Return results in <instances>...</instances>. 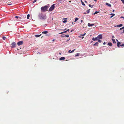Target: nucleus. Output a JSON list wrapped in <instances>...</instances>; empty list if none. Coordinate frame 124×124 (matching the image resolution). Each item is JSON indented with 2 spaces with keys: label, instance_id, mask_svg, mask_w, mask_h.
<instances>
[{
  "label": "nucleus",
  "instance_id": "nucleus-56",
  "mask_svg": "<svg viewBox=\"0 0 124 124\" xmlns=\"http://www.w3.org/2000/svg\"><path fill=\"white\" fill-rule=\"evenodd\" d=\"M70 39H69V40H67V41H68V40H69Z\"/></svg>",
  "mask_w": 124,
  "mask_h": 124
},
{
  "label": "nucleus",
  "instance_id": "nucleus-25",
  "mask_svg": "<svg viewBox=\"0 0 124 124\" xmlns=\"http://www.w3.org/2000/svg\"><path fill=\"white\" fill-rule=\"evenodd\" d=\"M2 38L3 40H5L6 39V37H3Z\"/></svg>",
  "mask_w": 124,
  "mask_h": 124
},
{
  "label": "nucleus",
  "instance_id": "nucleus-54",
  "mask_svg": "<svg viewBox=\"0 0 124 124\" xmlns=\"http://www.w3.org/2000/svg\"><path fill=\"white\" fill-rule=\"evenodd\" d=\"M93 6H92V7H91V8H93Z\"/></svg>",
  "mask_w": 124,
  "mask_h": 124
},
{
  "label": "nucleus",
  "instance_id": "nucleus-19",
  "mask_svg": "<svg viewBox=\"0 0 124 124\" xmlns=\"http://www.w3.org/2000/svg\"><path fill=\"white\" fill-rule=\"evenodd\" d=\"M98 43L97 42H96L93 45V46L97 45L98 46Z\"/></svg>",
  "mask_w": 124,
  "mask_h": 124
},
{
  "label": "nucleus",
  "instance_id": "nucleus-53",
  "mask_svg": "<svg viewBox=\"0 0 124 124\" xmlns=\"http://www.w3.org/2000/svg\"><path fill=\"white\" fill-rule=\"evenodd\" d=\"M84 38V37H82V39H83Z\"/></svg>",
  "mask_w": 124,
  "mask_h": 124
},
{
  "label": "nucleus",
  "instance_id": "nucleus-4",
  "mask_svg": "<svg viewBox=\"0 0 124 124\" xmlns=\"http://www.w3.org/2000/svg\"><path fill=\"white\" fill-rule=\"evenodd\" d=\"M16 44L14 42H13L11 44L12 46L11 47L12 48H14L16 46Z\"/></svg>",
  "mask_w": 124,
  "mask_h": 124
},
{
  "label": "nucleus",
  "instance_id": "nucleus-28",
  "mask_svg": "<svg viewBox=\"0 0 124 124\" xmlns=\"http://www.w3.org/2000/svg\"><path fill=\"white\" fill-rule=\"evenodd\" d=\"M67 20H64L63 21V22L64 23H65L67 22Z\"/></svg>",
  "mask_w": 124,
  "mask_h": 124
},
{
  "label": "nucleus",
  "instance_id": "nucleus-34",
  "mask_svg": "<svg viewBox=\"0 0 124 124\" xmlns=\"http://www.w3.org/2000/svg\"><path fill=\"white\" fill-rule=\"evenodd\" d=\"M75 49H74V50H73L72 51H71V53H72L73 52L75 51Z\"/></svg>",
  "mask_w": 124,
  "mask_h": 124
},
{
  "label": "nucleus",
  "instance_id": "nucleus-14",
  "mask_svg": "<svg viewBox=\"0 0 124 124\" xmlns=\"http://www.w3.org/2000/svg\"><path fill=\"white\" fill-rule=\"evenodd\" d=\"M67 32V31L66 30V31H64V32H62L59 33V34H62L63 33H66Z\"/></svg>",
  "mask_w": 124,
  "mask_h": 124
},
{
  "label": "nucleus",
  "instance_id": "nucleus-20",
  "mask_svg": "<svg viewBox=\"0 0 124 124\" xmlns=\"http://www.w3.org/2000/svg\"><path fill=\"white\" fill-rule=\"evenodd\" d=\"M112 41L113 43H116V42L115 40V39H112Z\"/></svg>",
  "mask_w": 124,
  "mask_h": 124
},
{
  "label": "nucleus",
  "instance_id": "nucleus-52",
  "mask_svg": "<svg viewBox=\"0 0 124 124\" xmlns=\"http://www.w3.org/2000/svg\"><path fill=\"white\" fill-rule=\"evenodd\" d=\"M94 0L95 1H97V0Z\"/></svg>",
  "mask_w": 124,
  "mask_h": 124
},
{
  "label": "nucleus",
  "instance_id": "nucleus-1",
  "mask_svg": "<svg viewBox=\"0 0 124 124\" xmlns=\"http://www.w3.org/2000/svg\"><path fill=\"white\" fill-rule=\"evenodd\" d=\"M38 16L39 18L41 20H45L46 18V15L42 13L39 14Z\"/></svg>",
  "mask_w": 124,
  "mask_h": 124
},
{
  "label": "nucleus",
  "instance_id": "nucleus-55",
  "mask_svg": "<svg viewBox=\"0 0 124 124\" xmlns=\"http://www.w3.org/2000/svg\"><path fill=\"white\" fill-rule=\"evenodd\" d=\"M116 41H118V40L117 39H116Z\"/></svg>",
  "mask_w": 124,
  "mask_h": 124
},
{
  "label": "nucleus",
  "instance_id": "nucleus-35",
  "mask_svg": "<svg viewBox=\"0 0 124 124\" xmlns=\"http://www.w3.org/2000/svg\"><path fill=\"white\" fill-rule=\"evenodd\" d=\"M121 0L122 1V2L123 3L124 2V0Z\"/></svg>",
  "mask_w": 124,
  "mask_h": 124
},
{
  "label": "nucleus",
  "instance_id": "nucleus-12",
  "mask_svg": "<svg viewBox=\"0 0 124 124\" xmlns=\"http://www.w3.org/2000/svg\"><path fill=\"white\" fill-rule=\"evenodd\" d=\"M123 24H120L119 25H117L116 26L117 27H121L122 26H123Z\"/></svg>",
  "mask_w": 124,
  "mask_h": 124
},
{
  "label": "nucleus",
  "instance_id": "nucleus-5",
  "mask_svg": "<svg viewBox=\"0 0 124 124\" xmlns=\"http://www.w3.org/2000/svg\"><path fill=\"white\" fill-rule=\"evenodd\" d=\"M23 42L22 41H20L18 42L17 44L18 46H20L23 44Z\"/></svg>",
  "mask_w": 124,
  "mask_h": 124
},
{
  "label": "nucleus",
  "instance_id": "nucleus-7",
  "mask_svg": "<svg viewBox=\"0 0 124 124\" xmlns=\"http://www.w3.org/2000/svg\"><path fill=\"white\" fill-rule=\"evenodd\" d=\"M94 25V24H90V23H89L88 24V26L90 27L91 26H92Z\"/></svg>",
  "mask_w": 124,
  "mask_h": 124
},
{
  "label": "nucleus",
  "instance_id": "nucleus-59",
  "mask_svg": "<svg viewBox=\"0 0 124 124\" xmlns=\"http://www.w3.org/2000/svg\"><path fill=\"white\" fill-rule=\"evenodd\" d=\"M73 22L72 23V24H73Z\"/></svg>",
  "mask_w": 124,
  "mask_h": 124
},
{
  "label": "nucleus",
  "instance_id": "nucleus-46",
  "mask_svg": "<svg viewBox=\"0 0 124 124\" xmlns=\"http://www.w3.org/2000/svg\"><path fill=\"white\" fill-rule=\"evenodd\" d=\"M114 11H115L114 10V9H113V12H114Z\"/></svg>",
  "mask_w": 124,
  "mask_h": 124
},
{
  "label": "nucleus",
  "instance_id": "nucleus-9",
  "mask_svg": "<svg viewBox=\"0 0 124 124\" xmlns=\"http://www.w3.org/2000/svg\"><path fill=\"white\" fill-rule=\"evenodd\" d=\"M92 40L93 41H95L97 40V38L96 37L95 38H92Z\"/></svg>",
  "mask_w": 124,
  "mask_h": 124
},
{
  "label": "nucleus",
  "instance_id": "nucleus-49",
  "mask_svg": "<svg viewBox=\"0 0 124 124\" xmlns=\"http://www.w3.org/2000/svg\"><path fill=\"white\" fill-rule=\"evenodd\" d=\"M78 37L79 38H81V37L80 36H78Z\"/></svg>",
  "mask_w": 124,
  "mask_h": 124
},
{
  "label": "nucleus",
  "instance_id": "nucleus-57",
  "mask_svg": "<svg viewBox=\"0 0 124 124\" xmlns=\"http://www.w3.org/2000/svg\"><path fill=\"white\" fill-rule=\"evenodd\" d=\"M85 2L86 3V1H85Z\"/></svg>",
  "mask_w": 124,
  "mask_h": 124
},
{
  "label": "nucleus",
  "instance_id": "nucleus-27",
  "mask_svg": "<svg viewBox=\"0 0 124 124\" xmlns=\"http://www.w3.org/2000/svg\"><path fill=\"white\" fill-rule=\"evenodd\" d=\"M85 34H86V33H85L83 34H81V35H80L81 36H84L85 35Z\"/></svg>",
  "mask_w": 124,
  "mask_h": 124
},
{
  "label": "nucleus",
  "instance_id": "nucleus-31",
  "mask_svg": "<svg viewBox=\"0 0 124 124\" xmlns=\"http://www.w3.org/2000/svg\"><path fill=\"white\" fill-rule=\"evenodd\" d=\"M37 1V0H34V1H33V3H34L35 2H36Z\"/></svg>",
  "mask_w": 124,
  "mask_h": 124
},
{
  "label": "nucleus",
  "instance_id": "nucleus-24",
  "mask_svg": "<svg viewBox=\"0 0 124 124\" xmlns=\"http://www.w3.org/2000/svg\"><path fill=\"white\" fill-rule=\"evenodd\" d=\"M99 12H97V11H96L95 12V13L93 14L94 15L95 14H97Z\"/></svg>",
  "mask_w": 124,
  "mask_h": 124
},
{
  "label": "nucleus",
  "instance_id": "nucleus-37",
  "mask_svg": "<svg viewBox=\"0 0 124 124\" xmlns=\"http://www.w3.org/2000/svg\"><path fill=\"white\" fill-rule=\"evenodd\" d=\"M71 51L70 50H69V51H68V53H71Z\"/></svg>",
  "mask_w": 124,
  "mask_h": 124
},
{
  "label": "nucleus",
  "instance_id": "nucleus-47",
  "mask_svg": "<svg viewBox=\"0 0 124 124\" xmlns=\"http://www.w3.org/2000/svg\"><path fill=\"white\" fill-rule=\"evenodd\" d=\"M73 31V30H71V32H72V31Z\"/></svg>",
  "mask_w": 124,
  "mask_h": 124
},
{
  "label": "nucleus",
  "instance_id": "nucleus-42",
  "mask_svg": "<svg viewBox=\"0 0 124 124\" xmlns=\"http://www.w3.org/2000/svg\"><path fill=\"white\" fill-rule=\"evenodd\" d=\"M12 4L11 3V4H8V5H12Z\"/></svg>",
  "mask_w": 124,
  "mask_h": 124
},
{
  "label": "nucleus",
  "instance_id": "nucleus-48",
  "mask_svg": "<svg viewBox=\"0 0 124 124\" xmlns=\"http://www.w3.org/2000/svg\"><path fill=\"white\" fill-rule=\"evenodd\" d=\"M83 22V20H81V23L82 22Z\"/></svg>",
  "mask_w": 124,
  "mask_h": 124
},
{
  "label": "nucleus",
  "instance_id": "nucleus-29",
  "mask_svg": "<svg viewBox=\"0 0 124 124\" xmlns=\"http://www.w3.org/2000/svg\"><path fill=\"white\" fill-rule=\"evenodd\" d=\"M98 41L99 42H100V43H101V41L100 40H99V39H98Z\"/></svg>",
  "mask_w": 124,
  "mask_h": 124
},
{
  "label": "nucleus",
  "instance_id": "nucleus-51",
  "mask_svg": "<svg viewBox=\"0 0 124 124\" xmlns=\"http://www.w3.org/2000/svg\"><path fill=\"white\" fill-rule=\"evenodd\" d=\"M55 40L54 39H53V41H54Z\"/></svg>",
  "mask_w": 124,
  "mask_h": 124
},
{
  "label": "nucleus",
  "instance_id": "nucleus-43",
  "mask_svg": "<svg viewBox=\"0 0 124 124\" xmlns=\"http://www.w3.org/2000/svg\"><path fill=\"white\" fill-rule=\"evenodd\" d=\"M89 7H90L91 6V5L90 4H89Z\"/></svg>",
  "mask_w": 124,
  "mask_h": 124
},
{
  "label": "nucleus",
  "instance_id": "nucleus-3",
  "mask_svg": "<svg viewBox=\"0 0 124 124\" xmlns=\"http://www.w3.org/2000/svg\"><path fill=\"white\" fill-rule=\"evenodd\" d=\"M55 4H53L50 7L49 11H52L54 8L55 7L54 6L55 5Z\"/></svg>",
  "mask_w": 124,
  "mask_h": 124
},
{
  "label": "nucleus",
  "instance_id": "nucleus-58",
  "mask_svg": "<svg viewBox=\"0 0 124 124\" xmlns=\"http://www.w3.org/2000/svg\"><path fill=\"white\" fill-rule=\"evenodd\" d=\"M71 1H69V2H71Z\"/></svg>",
  "mask_w": 124,
  "mask_h": 124
},
{
  "label": "nucleus",
  "instance_id": "nucleus-50",
  "mask_svg": "<svg viewBox=\"0 0 124 124\" xmlns=\"http://www.w3.org/2000/svg\"><path fill=\"white\" fill-rule=\"evenodd\" d=\"M19 18H20V19H21V17H19Z\"/></svg>",
  "mask_w": 124,
  "mask_h": 124
},
{
  "label": "nucleus",
  "instance_id": "nucleus-2",
  "mask_svg": "<svg viewBox=\"0 0 124 124\" xmlns=\"http://www.w3.org/2000/svg\"><path fill=\"white\" fill-rule=\"evenodd\" d=\"M48 7V6H46L44 7H41V11L43 12L47 11Z\"/></svg>",
  "mask_w": 124,
  "mask_h": 124
},
{
  "label": "nucleus",
  "instance_id": "nucleus-6",
  "mask_svg": "<svg viewBox=\"0 0 124 124\" xmlns=\"http://www.w3.org/2000/svg\"><path fill=\"white\" fill-rule=\"evenodd\" d=\"M97 38L101 39L102 38V36L100 34L97 37Z\"/></svg>",
  "mask_w": 124,
  "mask_h": 124
},
{
  "label": "nucleus",
  "instance_id": "nucleus-60",
  "mask_svg": "<svg viewBox=\"0 0 124 124\" xmlns=\"http://www.w3.org/2000/svg\"><path fill=\"white\" fill-rule=\"evenodd\" d=\"M123 4H124V3Z\"/></svg>",
  "mask_w": 124,
  "mask_h": 124
},
{
  "label": "nucleus",
  "instance_id": "nucleus-22",
  "mask_svg": "<svg viewBox=\"0 0 124 124\" xmlns=\"http://www.w3.org/2000/svg\"><path fill=\"white\" fill-rule=\"evenodd\" d=\"M109 15H112V16H115V14H114L111 13V14H109Z\"/></svg>",
  "mask_w": 124,
  "mask_h": 124
},
{
  "label": "nucleus",
  "instance_id": "nucleus-30",
  "mask_svg": "<svg viewBox=\"0 0 124 124\" xmlns=\"http://www.w3.org/2000/svg\"><path fill=\"white\" fill-rule=\"evenodd\" d=\"M120 46H124V44H122L120 45Z\"/></svg>",
  "mask_w": 124,
  "mask_h": 124
},
{
  "label": "nucleus",
  "instance_id": "nucleus-18",
  "mask_svg": "<svg viewBox=\"0 0 124 124\" xmlns=\"http://www.w3.org/2000/svg\"><path fill=\"white\" fill-rule=\"evenodd\" d=\"M89 10H87L86 11V13H84V14H86V13H89Z\"/></svg>",
  "mask_w": 124,
  "mask_h": 124
},
{
  "label": "nucleus",
  "instance_id": "nucleus-32",
  "mask_svg": "<svg viewBox=\"0 0 124 124\" xmlns=\"http://www.w3.org/2000/svg\"><path fill=\"white\" fill-rule=\"evenodd\" d=\"M65 36L67 37H69V35H66Z\"/></svg>",
  "mask_w": 124,
  "mask_h": 124
},
{
  "label": "nucleus",
  "instance_id": "nucleus-8",
  "mask_svg": "<svg viewBox=\"0 0 124 124\" xmlns=\"http://www.w3.org/2000/svg\"><path fill=\"white\" fill-rule=\"evenodd\" d=\"M123 29L124 30L123 31V32H121V33H124V26L122 28H121L120 29V30H122Z\"/></svg>",
  "mask_w": 124,
  "mask_h": 124
},
{
  "label": "nucleus",
  "instance_id": "nucleus-41",
  "mask_svg": "<svg viewBox=\"0 0 124 124\" xmlns=\"http://www.w3.org/2000/svg\"><path fill=\"white\" fill-rule=\"evenodd\" d=\"M121 18H124V17L123 16H122L121 17Z\"/></svg>",
  "mask_w": 124,
  "mask_h": 124
},
{
  "label": "nucleus",
  "instance_id": "nucleus-33",
  "mask_svg": "<svg viewBox=\"0 0 124 124\" xmlns=\"http://www.w3.org/2000/svg\"><path fill=\"white\" fill-rule=\"evenodd\" d=\"M79 56V54H77L75 55V56Z\"/></svg>",
  "mask_w": 124,
  "mask_h": 124
},
{
  "label": "nucleus",
  "instance_id": "nucleus-11",
  "mask_svg": "<svg viewBox=\"0 0 124 124\" xmlns=\"http://www.w3.org/2000/svg\"><path fill=\"white\" fill-rule=\"evenodd\" d=\"M120 44H121V43L120 42H118L117 43V46L119 47L120 46H119V45Z\"/></svg>",
  "mask_w": 124,
  "mask_h": 124
},
{
  "label": "nucleus",
  "instance_id": "nucleus-15",
  "mask_svg": "<svg viewBox=\"0 0 124 124\" xmlns=\"http://www.w3.org/2000/svg\"><path fill=\"white\" fill-rule=\"evenodd\" d=\"M48 32L47 31H43L42 32V33L43 34H46Z\"/></svg>",
  "mask_w": 124,
  "mask_h": 124
},
{
  "label": "nucleus",
  "instance_id": "nucleus-17",
  "mask_svg": "<svg viewBox=\"0 0 124 124\" xmlns=\"http://www.w3.org/2000/svg\"><path fill=\"white\" fill-rule=\"evenodd\" d=\"M108 45L110 46H112V44L111 43H108Z\"/></svg>",
  "mask_w": 124,
  "mask_h": 124
},
{
  "label": "nucleus",
  "instance_id": "nucleus-39",
  "mask_svg": "<svg viewBox=\"0 0 124 124\" xmlns=\"http://www.w3.org/2000/svg\"><path fill=\"white\" fill-rule=\"evenodd\" d=\"M63 19H65V20H67V18H63Z\"/></svg>",
  "mask_w": 124,
  "mask_h": 124
},
{
  "label": "nucleus",
  "instance_id": "nucleus-36",
  "mask_svg": "<svg viewBox=\"0 0 124 124\" xmlns=\"http://www.w3.org/2000/svg\"><path fill=\"white\" fill-rule=\"evenodd\" d=\"M18 17H19L18 16H16L15 17V18H18Z\"/></svg>",
  "mask_w": 124,
  "mask_h": 124
},
{
  "label": "nucleus",
  "instance_id": "nucleus-38",
  "mask_svg": "<svg viewBox=\"0 0 124 124\" xmlns=\"http://www.w3.org/2000/svg\"><path fill=\"white\" fill-rule=\"evenodd\" d=\"M103 45H105L106 44V42H104L103 44Z\"/></svg>",
  "mask_w": 124,
  "mask_h": 124
},
{
  "label": "nucleus",
  "instance_id": "nucleus-45",
  "mask_svg": "<svg viewBox=\"0 0 124 124\" xmlns=\"http://www.w3.org/2000/svg\"><path fill=\"white\" fill-rule=\"evenodd\" d=\"M67 32L68 31H69V29H68L67 30Z\"/></svg>",
  "mask_w": 124,
  "mask_h": 124
},
{
  "label": "nucleus",
  "instance_id": "nucleus-10",
  "mask_svg": "<svg viewBox=\"0 0 124 124\" xmlns=\"http://www.w3.org/2000/svg\"><path fill=\"white\" fill-rule=\"evenodd\" d=\"M106 4L109 7H111V4H109L108 3H106Z\"/></svg>",
  "mask_w": 124,
  "mask_h": 124
},
{
  "label": "nucleus",
  "instance_id": "nucleus-44",
  "mask_svg": "<svg viewBox=\"0 0 124 124\" xmlns=\"http://www.w3.org/2000/svg\"><path fill=\"white\" fill-rule=\"evenodd\" d=\"M113 17V16H111L110 17V18H112Z\"/></svg>",
  "mask_w": 124,
  "mask_h": 124
},
{
  "label": "nucleus",
  "instance_id": "nucleus-23",
  "mask_svg": "<svg viewBox=\"0 0 124 124\" xmlns=\"http://www.w3.org/2000/svg\"><path fill=\"white\" fill-rule=\"evenodd\" d=\"M78 20V18H76L75 19L74 22H76Z\"/></svg>",
  "mask_w": 124,
  "mask_h": 124
},
{
  "label": "nucleus",
  "instance_id": "nucleus-16",
  "mask_svg": "<svg viewBox=\"0 0 124 124\" xmlns=\"http://www.w3.org/2000/svg\"><path fill=\"white\" fill-rule=\"evenodd\" d=\"M41 35V34H40L39 35H35V36L36 37H40Z\"/></svg>",
  "mask_w": 124,
  "mask_h": 124
},
{
  "label": "nucleus",
  "instance_id": "nucleus-21",
  "mask_svg": "<svg viewBox=\"0 0 124 124\" xmlns=\"http://www.w3.org/2000/svg\"><path fill=\"white\" fill-rule=\"evenodd\" d=\"M30 15L29 14H28V15H27V19H29V17H30Z\"/></svg>",
  "mask_w": 124,
  "mask_h": 124
},
{
  "label": "nucleus",
  "instance_id": "nucleus-40",
  "mask_svg": "<svg viewBox=\"0 0 124 124\" xmlns=\"http://www.w3.org/2000/svg\"><path fill=\"white\" fill-rule=\"evenodd\" d=\"M112 38H115L114 36H112Z\"/></svg>",
  "mask_w": 124,
  "mask_h": 124
},
{
  "label": "nucleus",
  "instance_id": "nucleus-26",
  "mask_svg": "<svg viewBox=\"0 0 124 124\" xmlns=\"http://www.w3.org/2000/svg\"><path fill=\"white\" fill-rule=\"evenodd\" d=\"M81 2L82 3V4L83 5H84V6L85 5V4L82 1H81Z\"/></svg>",
  "mask_w": 124,
  "mask_h": 124
},
{
  "label": "nucleus",
  "instance_id": "nucleus-13",
  "mask_svg": "<svg viewBox=\"0 0 124 124\" xmlns=\"http://www.w3.org/2000/svg\"><path fill=\"white\" fill-rule=\"evenodd\" d=\"M65 59V58L64 57H62L60 58V60H64Z\"/></svg>",
  "mask_w": 124,
  "mask_h": 124
}]
</instances>
